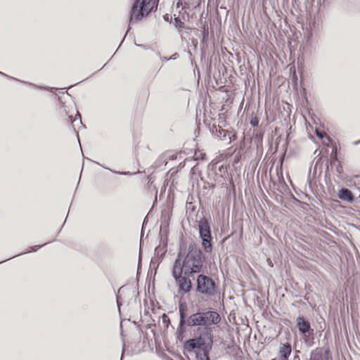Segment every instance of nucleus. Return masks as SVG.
<instances>
[{
    "instance_id": "412c9836",
    "label": "nucleus",
    "mask_w": 360,
    "mask_h": 360,
    "mask_svg": "<svg viewBox=\"0 0 360 360\" xmlns=\"http://www.w3.org/2000/svg\"><path fill=\"white\" fill-rule=\"evenodd\" d=\"M331 164L333 163V161H335L337 160V155H336V152H334L331 154Z\"/></svg>"
},
{
    "instance_id": "1a4fd4ad",
    "label": "nucleus",
    "mask_w": 360,
    "mask_h": 360,
    "mask_svg": "<svg viewBox=\"0 0 360 360\" xmlns=\"http://www.w3.org/2000/svg\"><path fill=\"white\" fill-rule=\"evenodd\" d=\"M297 322V326L299 329V331L302 334H307L310 333V331H313L312 329H311L310 323L308 321L305 320L304 317L302 316H298L296 320Z\"/></svg>"
},
{
    "instance_id": "f03ea898",
    "label": "nucleus",
    "mask_w": 360,
    "mask_h": 360,
    "mask_svg": "<svg viewBox=\"0 0 360 360\" xmlns=\"http://www.w3.org/2000/svg\"><path fill=\"white\" fill-rule=\"evenodd\" d=\"M188 306L185 302H181L179 305V323L178 331L183 333L186 327L203 328L210 335V340L212 337L211 335V326H217L221 322V316L219 314L214 310H205L197 311L193 314L188 316Z\"/></svg>"
},
{
    "instance_id": "f257e3e1",
    "label": "nucleus",
    "mask_w": 360,
    "mask_h": 360,
    "mask_svg": "<svg viewBox=\"0 0 360 360\" xmlns=\"http://www.w3.org/2000/svg\"><path fill=\"white\" fill-rule=\"evenodd\" d=\"M205 261L202 250L195 243L191 242L188 245L182 244L172 269L184 272V275L188 277H194L196 274L205 272Z\"/></svg>"
},
{
    "instance_id": "a211bd4d",
    "label": "nucleus",
    "mask_w": 360,
    "mask_h": 360,
    "mask_svg": "<svg viewBox=\"0 0 360 360\" xmlns=\"http://www.w3.org/2000/svg\"><path fill=\"white\" fill-rule=\"evenodd\" d=\"M104 168L106 169H109L112 172H114V173H116V174H120V175H128V174H129V172H116V171H113L111 169H109V168H107V167H104Z\"/></svg>"
},
{
    "instance_id": "6e6552de",
    "label": "nucleus",
    "mask_w": 360,
    "mask_h": 360,
    "mask_svg": "<svg viewBox=\"0 0 360 360\" xmlns=\"http://www.w3.org/2000/svg\"><path fill=\"white\" fill-rule=\"evenodd\" d=\"M205 344V339L202 336L195 338L189 339L186 342V347L188 350L191 351L194 349H199L204 346Z\"/></svg>"
},
{
    "instance_id": "9d476101",
    "label": "nucleus",
    "mask_w": 360,
    "mask_h": 360,
    "mask_svg": "<svg viewBox=\"0 0 360 360\" xmlns=\"http://www.w3.org/2000/svg\"><path fill=\"white\" fill-rule=\"evenodd\" d=\"M292 352L291 345L288 342L281 343L279 346V355L282 360H288Z\"/></svg>"
},
{
    "instance_id": "ddd939ff",
    "label": "nucleus",
    "mask_w": 360,
    "mask_h": 360,
    "mask_svg": "<svg viewBox=\"0 0 360 360\" xmlns=\"http://www.w3.org/2000/svg\"><path fill=\"white\" fill-rule=\"evenodd\" d=\"M197 356L200 360H210L209 357V350L206 347L202 348V353L198 354Z\"/></svg>"
},
{
    "instance_id": "9b49d317",
    "label": "nucleus",
    "mask_w": 360,
    "mask_h": 360,
    "mask_svg": "<svg viewBox=\"0 0 360 360\" xmlns=\"http://www.w3.org/2000/svg\"><path fill=\"white\" fill-rule=\"evenodd\" d=\"M338 198L342 200L349 203L352 202L354 199L352 192L346 188H342L340 190Z\"/></svg>"
},
{
    "instance_id": "bb28decb",
    "label": "nucleus",
    "mask_w": 360,
    "mask_h": 360,
    "mask_svg": "<svg viewBox=\"0 0 360 360\" xmlns=\"http://www.w3.org/2000/svg\"><path fill=\"white\" fill-rule=\"evenodd\" d=\"M200 158H201V159H203V157H202V153H200Z\"/></svg>"
},
{
    "instance_id": "aec40b11",
    "label": "nucleus",
    "mask_w": 360,
    "mask_h": 360,
    "mask_svg": "<svg viewBox=\"0 0 360 360\" xmlns=\"http://www.w3.org/2000/svg\"><path fill=\"white\" fill-rule=\"evenodd\" d=\"M329 349H326L325 350V360H332L331 358L329 356Z\"/></svg>"
},
{
    "instance_id": "4be33fe9",
    "label": "nucleus",
    "mask_w": 360,
    "mask_h": 360,
    "mask_svg": "<svg viewBox=\"0 0 360 360\" xmlns=\"http://www.w3.org/2000/svg\"><path fill=\"white\" fill-rule=\"evenodd\" d=\"M179 57V54L177 53H175L174 54H173L170 58H169V60H175L177 58Z\"/></svg>"
},
{
    "instance_id": "20e7f679",
    "label": "nucleus",
    "mask_w": 360,
    "mask_h": 360,
    "mask_svg": "<svg viewBox=\"0 0 360 360\" xmlns=\"http://www.w3.org/2000/svg\"><path fill=\"white\" fill-rule=\"evenodd\" d=\"M195 291L207 297H212L216 295L217 287L212 278L202 273L197 276Z\"/></svg>"
},
{
    "instance_id": "c85d7f7f",
    "label": "nucleus",
    "mask_w": 360,
    "mask_h": 360,
    "mask_svg": "<svg viewBox=\"0 0 360 360\" xmlns=\"http://www.w3.org/2000/svg\"><path fill=\"white\" fill-rule=\"evenodd\" d=\"M124 349H123L122 350V356H123V352H124ZM122 358V356H121V359Z\"/></svg>"
},
{
    "instance_id": "4468645a",
    "label": "nucleus",
    "mask_w": 360,
    "mask_h": 360,
    "mask_svg": "<svg viewBox=\"0 0 360 360\" xmlns=\"http://www.w3.org/2000/svg\"><path fill=\"white\" fill-rule=\"evenodd\" d=\"M202 43H207V39H208V36H209V28H208V25L205 24L202 25Z\"/></svg>"
},
{
    "instance_id": "0eeeda50",
    "label": "nucleus",
    "mask_w": 360,
    "mask_h": 360,
    "mask_svg": "<svg viewBox=\"0 0 360 360\" xmlns=\"http://www.w3.org/2000/svg\"><path fill=\"white\" fill-rule=\"evenodd\" d=\"M210 131L212 135L217 136L219 140L225 141L229 143L231 141L230 132L228 130L223 129L221 127L213 124Z\"/></svg>"
},
{
    "instance_id": "cd10ccee",
    "label": "nucleus",
    "mask_w": 360,
    "mask_h": 360,
    "mask_svg": "<svg viewBox=\"0 0 360 360\" xmlns=\"http://www.w3.org/2000/svg\"><path fill=\"white\" fill-rule=\"evenodd\" d=\"M200 158H201V159H203V157H202V153H200Z\"/></svg>"
},
{
    "instance_id": "b1692460",
    "label": "nucleus",
    "mask_w": 360,
    "mask_h": 360,
    "mask_svg": "<svg viewBox=\"0 0 360 360\" xmlns=\"http://www.w3.org/2000/svg\"><path fill=\"white\" fill-rule=\"evenodd\" d=\"M336 171L339 174H341L342 172V167L340 165L337 167Z\"/></svg>"
},
{
    "instance_id": "6ab92c4d",
    "label": "nucleus",
    "mask_w": 360,
    "mask_h": 360,
    "mask_svg": "<svg viewBox=\"0 0 360 360\" xmlns=\"http://www.w3.org/2000/svg\"><path fill=\"white\" fill-rule=\"evenodd\" d=\"M157 55L160 57V60L162 62H166V61L169 60V58H167L165 56H162L159 52L157 53Z\"/></svg>"
},
{
    "instance_id": "5701e85b",
    "label": "nucleus",
    "mask_w": 360,
    "mask_h": 360,
    "mask_svg": "<svg viewBox=\"0 0 360 360\" xmlns=\"http://www.w3.org/2000/svg\"><path fill=\"white\" fill-rule=\"evenodd\" d=\"M316 133L317 136L319 137L320 139H322L324 136V134L322 132H319V131H316Z\"/></svg>"
},
{
    "instance_id": "f3484780",
    "label": "nucleus",
    "mask_w": 360,
    "mask_h": 360,
    "mask_svg": "<svg viewBox=\"0 0 360 360\" xmlns=\"http://www.w3.org/2000/svg\"><path fill=\"white\" fill-rule=\"evenodd\" d=\"M259 124V120L257 117H254V118H252L251 120H250V124L252 126V127H257Z\"/></svg>"
},
{
    "instance_id": "393cba45",
    "label": "nucleus",
    "mask_w": 360,
    "mask_h": 360,
    "mask_svg": "<svg viewBox=\"0 0 360 360\" xmlns=\"http://www.w3.org/2000/svg\"><path fill=\"white\" fill-rule=\"evenodd\" d=\"M136 45L139 46H141V48H145V46L142 45V44H136Z\"/></svg>"
},
{
    "instance_id": "dca6fc26",
    "label": "nucleus",
    "mask_w": 360,
    "mask_h": 360,
    "mask_svg": "<svg viewBox=\"0 0 360 360\" xmlns=\"http://www.w3.org/2000/svg\"><path fill=\"white\" fill-rule=\"evenodd\" d=\"M48 243H46L41 245H34V246H31L29 250L27 251V252H35L37 251L39 248L46 245Z\"/></svg>"
},
{
    "instance_id": "a878e982",
    "label": "nucleus",
    "mask_w": 360,
    "mask_h": 360,
    "mask_svg": "<svg viewBox=\"0 0 360 360\" xmlns=\"http://www.w3.org/2000/svg\"><path fill=\"white\" fill-rule=\"evenodd\" d=\"M200 158H201V159H203V157H202V153H200Z\"/></svg>"
},
{
    "instance_id": "39448f33",
    "label": "nucleus",
    "mask_w": 360,
    "mask_h": 360,
    "mask_svg": "<svg viewBox=\"0 0 360 360\" xmlns=\"http://www.w3.org/2000/svg\"><path fill=\"white\" fill-rule=\"evenodd\" d=\"M198 229L203 249L205 252L210 253L212 251V235L207 219L202 217L198 221Z\"/></svg>"
},
{
    "instance_id": "f8f14e48",
    "label": "nucleus",
    "mask_w": 360,
    "mask_h": 360,
    "mask_svg": "<svg viewBox=\"0 0 360 360\" xmlns=\"http://www.w3.org/2000/svg\"><path fill=\"white\" fill-rule=\"evenodd\" d=\"M310 360H323L322 348H316L311 351Z\"/></svg>"
},
{
    "instance_id": "7ed1b4c3",
    "label": "nucleus",
    "mask_w": 360,
    "mask_h": 360,
    "mask_svg": "<svg viewBox=\"0 0 360 360\" xmlns=\"http://www.w3.org/2000/svg\"><path fill=\"white\" fill-rule=\"evenodd\" d=\"M152 1L134 0L129 13V25L141 20L151 12L153 6L150 5V2Z\"/></svg>"
},
{
    "instance_id": "2eb2a0df",
    "label": "nucleus",
    "mask_w": 360,
    "mask_h": 360,
    "mask_svg": "<svg viewBox=\"0 0 360 360\" xmlns=\"http://www.w3.org/2000/svg\"><path fill=\"white\" fill-rule=\"evenodd\" d=\"M174 24L176 27H181V28L183 27L184 25V23L183 22H181V20H180V18L179 17H175L174 18Z\"/></svg>"
},
{
    "instance_id": "423d86ee",
    "label": "nucleus",
    "mask_w": 360,
    "mask_h": 360,
    "mask_svg": "<svg viewBox=\"0 0 360 360\" xmlns=\"http://www.w3.org/2000/svg\"><path fill=\"white\" fill-rule=\"evenodd\" d=\"M172 276L178 285L179 290L184 294L191 292L193 284L190 277L184 275V272L172 269Z\"/></svg>"
}]
</instances>
